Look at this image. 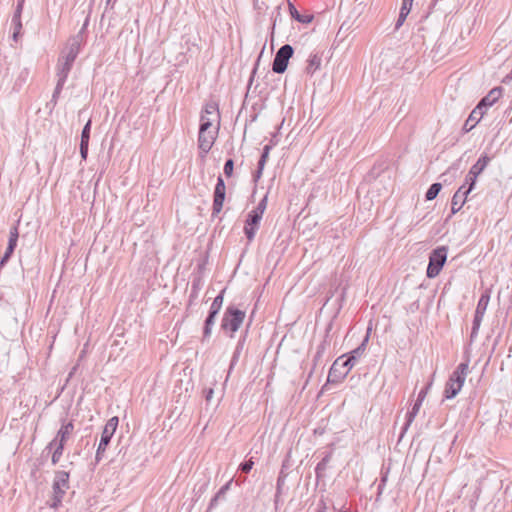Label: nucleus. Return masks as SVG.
<instances>
[{
	"label": "nucleus",
	"mask_w": 512,
	"mask_h": 512,
	"mask_svg": "<svg viewBox=\"0 0 512 512\" xmlns=\"http://www.w3.org/2000/svg\"><path fill=\"white\" fill-rule=\"evenodd\" d=\"M324 349H325V343H322V344L319 346V348H318V351H317V354H316V357H317V358H320V357H321V355H322V353H323Z\"/></svg>",
	"instance_id": "nucleus-45"
},
{
	"label": "nucleus",
	"mask_w": 512,
	"mask_h": 512,
	"mask_svg": "<svg viewBox=\"0 0 512 512\" xmlns=\"http://www.w3.org/2000/svg\"><path fill=\"white\" fill-rule=\"evenodd\" d=\"M118 421H119L118 417L115 416V417L110 418L108 420V422L106 423V425L103 429L102 435H101V439H100V442H99V445L97 448V452H96L97 460L101 459L103 452L105 451L107 445L110 443V440L118 426Z\"/></svg>",
	"instance_id": "nucleus-10"
},
{
	"label": "nucleus",
	"mask_w": 512,
	"mask_h": 512,
	"mask_svg": "<svg viewBox=\"0 0 512 512\" xmlns=\"http://www.w3.org/2000/svg\"><path fill=\"white\" fill-rule=\"evenodd\" d=\"M224 291L225 290H222L221 293L216 296L211 304V307H210V312H213V313H216L218 314V312L220 311L221 307H222V304H223V294H224Z\"/></svg>",
	"instance_id": "nucleus-23"
},
{
	"label": "nucleus",
	"mask_w": 512,
	"mask_h": 512,
	"mask_svg": "<svg viewBox=\"0 0 512 512\" xmlns=\"http://www.w3.org/2000/svg\"><path fill=\"white\" fill-rule=\"evenodd\" d=\"M233 169H234V162L232 159H228L226 162H225V165H224V173L227 177H230L232 174H233Z\"/></svg>",
	"instance_id": "nucleus-29"
},
{
	"label": "nucleus",
	"mask_w": 512,
	"mask_h": 512,
	"mask_svg": "<svg viewBox=\"0 0 512 512\" xmlns=\"http://www.w3.org/2000/svg\"><path fill=\"white\" fill-rule=\"evenodd\" d=\"M421 405H422V403H420L419 401L416 400L411 411H409L407 414V420H406L405 426L403 428V432L407 431L408 427L412 424V422L414 421L415 417L417 416V414L420 410Z\"/></svg>",
	"instance_id": "nucleus-21"
},
{
	"label": "nucleus",
	"mask_w": 512,
	"mask_h": 512,
	"mask_svg": "<svg viewBox=\"0 0 512 512\" xmlns=\"http://www.w3.org/2000/svg\"><path fill=\"white\" fill-rule=\"evenodd\" d=\"M52 488L53 502L50 506L56 508L61 503L63 496L69 488V473L65 471L56 472Z\"/></svg>",
	"instance_id": "nucleus-6"
},
{
	"label": "nucleus",
	"mask_w": 512,
	"mask_h": 512,
	"mask_svg": "<svg viewBox=\"0 0 512 512\" xmlns=\"http://www.w3.org/2000/svg\"><path fill=\"white\" fill-rule=\"evenodd\" d=\"M216 316H217L216 313H213V312L209 311V315H208V317L205 320V324L213 326L214 323H215Z\"/></svg>",
	"instance_id": "nucleus-37"
},
{
	"label": "nucleus",
	"mask_w": 512,
	"mask_h": 512,
	"mask_svg": "<svg viewBox=\"0 0 512 512\" xmlns=\"http://www.w3.org/2000/svg\"><path fill=\"white\" fill-rule=\"evenodd\" d=\"M289 12L293 19H295L296 21L303 23V24L311 23L314 18L313 15H311V14L301 15V12H298V10L295 8V6L292 3H289Z\"/></svg>",
	"instance_id": "nucleus-20"
},
{
	"label": "nucleus",
	"mask_w": 512,
	"mask_h": 512,
	"mask_svg": "<svg viewBox=\"0 0 512 512\" xmlns=\"http://www.w3.org/2000/svg\"><path fill=\"white\" fill-rule=\"evenodd\" d=\"M501 96V88L492 89L477 105L485 111L487 107L492 106Z\"/></svg>",
	"instance_id": "nucleus-17"
},
{
	"label": "nucleus",
	"mask_w": 512,
	"mask_h": 512,
	"mask_svg": "<svg viewBox=\"0 0 512 512\" xmlns=\"http://www.w3.org/2000/svg\"><path fill=\"white\" fill-rule=\"evenodd\" d=\"M262 216L250 211L245 221L244 233L249 241H252L258 230Z\"/></svg>",
	"instance_id": "nucleus-14"
},
{
	"label": "nucleus",
	"mask_w": 512,
	"mask_h": 512,
	"mask_svg": "<svg viewBox=\"0 0 512 512\" xmlns=\"http://www.w3.org/2000/svg\"><path fill=\"white\" fill-rule=\"evenodd\" d=\"M266 207H267V196H265L259 203L258 205L253 209L251 210L252 212L254 213H257L261 216H263L265 210H266Z\"/></svg>",
	"instance_id": "nucleus-26"
},
{
	"label": "nucleus",
	"mask_w": 512,
	"mask_h": 512,
	"mask_svg": "<svg viewBox=\"0 0 512 512\" xmlns=\"http://www.w3.org/2000/svg\"><path fill=\"white\" fill-rule=\"evenodd\" d=\"M216 316H217L216 313H213V312L209 311V315H208V317L205 320V324L213 326L214 323H215Z\"/></svg>",
	"instance_id": "nucleus-38"
},
{
	"label": "nucleus",
	"mask_w": 512,
	"mask_h": 512,
	"mask_svg": "<svg viewBox=\"0 0 512 512\" xmlns=\"http://www.w3.org/2000/svg\"><path fill=\"white\" fill-rule=\"evenodd\" d=\"M321 56L318 53H311L307 60L306 73L313 74L315 73L321 66Z\"/></svg>",
	"instance_id": "nucleus-19"
},
{
	"label": "nucleus",
	"mask_w": 512,
	"mask_h": 512,
	"mask_svg": "<svg viewBox=\"0 0 512 512\" xmlns=\"http://www.w3.org/2000/svg\"><path fill=\"white\" fill-rule=\"evenodd\" d=\"M63 87L59 88V79L57 80V85L55 87L54 93H53V99H56L58 95L60 94Z\"/></svg>",
	"instance_id": "nucleus-44"
},
{
	"label": "nucleus",
	"mask_w": 512,
	"mask_h": 512,
	"mask_svg": "<svg viewBox=\"0 0 512 512\" xmlns=\"http://www.w3.org/2000/svg\"><path fill=\"white\" fill-rule=\"evenodd\" d=\"M262 171H263V169H260V166L258 165V169H257V171L255 173V176H254L255 180H258L261 177Z\"/></svg>",
	"instance_id": "nucleus-46"
},
{
	"label": "nucleus",
	"mask_w": 512,
	"mask_h": 512,
	"mask_svg": "<svg viewBox=\"0 0 512 512\" xmlns=\"http://www.w3.org/2000/svg\"><path fill=\"white\" fill-rule=\"evenodd\" d=\"M90 128H91V121L89 120L83 130H82V133H81V141L80 143H85V144H89V139H90Z\"/></svg>",
	"instance_id": "nucleus-25"
},
{
	"label": "nucleus",
	"mask_w": 512,
	"mask_h": 512,
	"mask_svg": "<svg viewBox=\"0 0 512 512\" xmlns=\"http://www.w3.org/2000/svg\"><path fill=\"white\" fill-rule=\"evenodd\" d=\"M214 390L213 388H209L205 390V399L207 402H210L213 398Z\"/></svg>",
	"instance_id": "nucleus-42"
},
{
	"label": "nucleus",
	"mask_w": 512,
	"mask_h": 512,
	"mask_svg": "<svg viewBox=\"0 0 512 512\" xmlns=\"http://www.w3.org/2000/svg\"><path fill=\"white\" fill-rule=\"evenodd\" d=\"M490 160L491 158L487 154L482 155L477 160V162L470 168V174L473 176L474 174L479 176L485 170Z\"/></svg>",
	"instance_id": "nucleus-18"
},
{
	"label": "nucleus",
	"mask_w": 512,
	"mask_h": 512,
	"mask_svg": "<svg viewBox=\"0 0 512 512\" xmlns=\"http://www.w3.org/2000/svg\"><path fill=\"white\" fill-rule=\"evenodd\" d=\"M368 340L369 333H367L362 343L356 349H354L347 358H345L344 355L337 358L331 366V374H336L339 366H347L348 368H346L344 371H340L341 376H346L351 368L355 365L356 360L364 353Z\"/></svg>",
	"instance_id": "nucleus-4"
},
{
	"label": "nucleus",
	"mask_w": 512,
	"mask_h": 512,
	"mask_svg": "<svg viewBox=\"0 0 512 512\" xmlns=\"http://www.w3.org/2000/svg\"><path fill=\"white\" fill-rule=\"evenodd\" d=\"M346 368H348L347 366H339L338 367V371L336 372V374H331V370L329 371V378L331 377H334V378H337V379H343L345 378V376H341L340 375V371H344Z\"/></svg>",
	"instance_id": "nucleus-36"
},
{
	"label": "nucleus",
	"mask_w": 512,
	"mask_h": 512,
	"mask_svg": "<svg viewBox=\"0 0 512 512\" xmlns=\"http://www.w3.org/2000/svg\"><path fill=\"white\" fill-rule=\"evenodd\" d=\"M230 483H231V481H229L225 486H223V487L221 488V490H220V492H219V493H223V492H225V491L229 488Z\"/></svg>",
	"instance_id": "nucleus-48"
},
{
	"label": "nucleus",
	"mask_w": 512,
	"mask_h": 512,
	"mask_svg": "<svg viewBox=\"0 0 512 512\" xmlns=\"http://www.w3.org/2000/svg\"><path fill=\"white\" fill-rule=\"evenodd\" d=\"M269 152H270V146L266 145L263 148L262 155H261L260 160L258 162V164L260 166V169H264V166H265L266 161H267L268 156H269Z\"/></svg>",
	"instance_id": "nucleus-28"
},
{
	"label": "nucleus",
	"mask_w": 512,
	"mask_h": 512,
	"mask_svg": "<svg viewBox=\"0 0 512 512\" xmlns=\"http://www.w3.org/2000/svg\"><path fill=\"white\" fill-rule=\"evenodd\" d=\"M254 462L252 459L245 461L240 464L239 469L243 471L244 473H249L251 469L253 468Z\"/></svg>",
	"instance_id": "nucleus-31"
},
{
	"label": "nucleus",
	"mask_w": 512,
	"mask_h": 512,
	"mask_svg": "<svg viewBox=\"0 0 512 512\" xmlns=\"http://www.w3.org/2000/svg\"><path fill=\"white\" fill-rule=\"evenodd\" d=\"M490 297L488 294H483L477 304L474 320H473V327H472V333L471 335H476L478 332V329L480 327L481 321L484 317V314L486 312L488 303H489Z\"/></svg>",
	"instance_id": "nucleus-12"
},
{
	"label": "nucleus",
	"mask_w": 512,
	"mask_h": 512,
	"mask_svg": "<svg viewBox=\"0 0 512 512\" xmlns=\"http://www.w3.org/2000/svg\"><path fill=\"white\" fill-rule=\"evenodd\" d=\"M412 1L411 0H403L402 1V6H401V9H404L406 8V12H409L411 11V7H412Z\"/></svg>",
	"instance_id": "nucleus-40"
},
{
	"label": "nucleus",
	"mask_w": 512,
	"mask_h": 512,
	"mask_svg": "<svg viewBox=\"0 0 512 512\" xmlns=\"http://www.w3.org/2000/svg\"><path fill=\"white\" fill-rule=\"evenodd\" d=\"M17 245V240L9 239L8 246H12L15 249Z\"/></svg>",
	"instance_id": "nucleus-47"
},
{
	"label": "nucleus",
	"mask_w": 512,
	"mask_h": 512,
	"mask_svg": "<svg viewBox=\"0 0 512 512\" xmlns=\"http://www.w3.org/2000/svg\"><path fill=\"white\" fill-rule=\"evenodd\" d=\"M245 319V312L239 310L233 306H230L226 309L221 327L225 331H230L231 333H235L240 326L242 325Z\"/></svg>",
	"instance_id": "nucleus-5"
},
{
	"label": "nucleus",
	"mask_w": 512,
	"mask_h": 512,
	"mask_svg": "<svg viewBox=\"0 0 512 512\" xmlns=\"http://www.w3.org/2000/svg\"><path fill=\"white\" fill-rule=\"evenodd\" d=\"M89 144L80 143V155L83 160L87 159Z\"/></svg>",
	"instance_id": "nucleus-34"
},
{
	"label": "nucleus",
	"mask_w": 512,
	"mask_h": 512,
	"mask_svg": "<svg viewBox=\"0 0 512 512\" xmlns=\"http://www.w3.org/2000/svg\"><path fill=\"white\" fill-rule=\"evenodd\" d=\"M23 1H24V0H20V1L18 2V5H17V7H16V10H15V13H14V15H13V18H19V19H21V12H22V9H23Z\"/></svg>",
	"instance_id": "nucleus-35"
},
{
	"label": "nucleus",
	"mask_w": 512,
	"mask_h": 512,
	"mask_svg": "<svg viewBox=\"0 0 512 512\" xmlns=\"http://www.w3.org/2000/svg\"><path fill=\"white\" fill-rule=\"evenodd\" d=\"M327 461H328V458L326 457L320 463H318V465L316 467L317 474L319 473V471H322L325 469Z\"/></svg>",
	"instance_id": "nucleus-41"
},
{
	"label": "nucleus",
	"mask_w": 512,
	"mask_h": 512,
	"mask_svg": "<svg viewBox=\"0 0 512 512\" xmlns=\"http://www.w3.org/2000/svg\"><path fill=\"white\" fill-rule=\"evenodd\" d=\"M80 44L77 39H73L69 43L66 50L58 60L57 77L59 78V88L64 86L72 65L79 53Z\"/></svg>",
	"instance_id": "nucleus-1"
},
{
	"label": "nucleus",
	"mask_w": 512,
	"mask_h": 512,
	"mask_svg": "<svg viewBox=\"0 0 512 512\" xmlns=\"http://www.w3.org/2000/svg\"><path fill=\"white\" fill-rule=\"evenodd\" d=\"M477 177H478L477 175L474 174V176H473L470 174V171H468V173L465 177V183H464L465 186L468 185L467 188H464L465 193H470L474 189V187L476 185Z\"/></svg>",
	"instance_id": "nucleus-24"
},
{
	"label": "nucleus",
	"mask_w": 512,
	"mask_h": 512,
	"mask_svg": "<svg viewBox=\"0 0 512 512\" xmlns=\"http://www.w3.org/2000/svg\"><path fill=\"white\" fill-rule=\"evenodd\" d=\"M447 249L446 247H438L432 251L429 257V264L427 267V277L435 278L441 271L446 262Z\"/></svg>",
	"instance_id": "nucleus-7"
},
{
	"label": "nucleus",
	"mask_w": 512,
	"mask_h": 512,
	"mask_svg": "<svg viewBox=\"0 0 512 512\" xmlns=\"http://www.w3.org/2000/svg\"><path fill=\"white\" fill-rule=\"evenodd\" d=\"M226 186L221 176L218 177L214 190L213 215L220 213L225 200Z\"/></svg>",
	"instance_id": "nucleus-13"
},
{
	"label": "nucleus",
	"mask_w": 512,
	"mask_h": 512,
	"mask_svg": "<svg viewBox=\"0 0 512 512\" xmlns=\"http://www.w3.org/2000/svg\"><path fill=\"white\" fill-rule=\"evenodd\" d=\"M442 188V185L440 183H434L430 186V188L428 189V191L426 192V200L428 201H431L433 199H435L437 197V195L439 194L440 190Z\"/></svg>",
	"instance_id": "nucleus-22"
},
{
	"label": "nucleus",
	"mask_w": 512,
	"mask_h": 512,
	"mask_svg": "<svg viewBox=\"0 0 512 512\" xmlns=\"http://www.w3.org/2000/svg\"><path fill=\"white\" fill-rule=\"evenodd\" d=\"M408 14H409V12H406V8L400 9V14H399L398 20L396 22V29H398L400 26L403 25Z\"/></svg>",
	"instance_id": "nucleus-30"
},
{
	"label": "nucleus",
	"mask_w": 512,
	"mask_h": 512,
	"mask_svg": "<svg viewBox=\"0 0 512 512\" xmlns=\"http://www.w3.org/2000/svg\"><path fill=\"white\" fill-rule=\"evenodd\" d=\"M217 132L218 127L205 129L204 131L202 130V127L199 128L198 144L199 148L204 153H208L212 148L216 139Z\"/></svg>",
	"instance_id": "nucleus-11"
},
{
	"label": "nucleus",
	"mask_w": 512,
	"mask_h": 512,
	"mask_svg": "<svg viewBox=\"0 0 512 512\" xmlns=\"http://www.w3.org/2000/svg\"><path fill=\"white\" fill-rule=\"evenodd\" d=\"M464 188L465 185L459 187V189L455 192V194L452 197L451 210L453 214L457 213L466 202V198L469 193H465Z\"/></svg>",
	"instance_id": "nucleus-15"
},
{
	"label": "nucleus",
	"mask_w": 512,
	"mask_h": 512,
	"mask_svg": "<svg viewBox=\"0 0 512 512\" xmlns=\"http://www.w3.org/2000/svg\"><path fill=\"white\" fill-rule=\"evenodd\" d=\"M73 429L74 425L72 422L63 424L59 431L57 432L56 437L47 446V448L49 449H54L51 458L52 464L55 465L60 461L61 456L63 454L65 443L72 434Z\"/></svg>",
	"instance_id": "nucleus-3"
},
{
	"label": "nucleus",
	"mask_w": 512,
	"mask_h": 512,
	"mask_svg": "<svg viewBox=\"0 0 512 512\" xmlns=\"http://www.w3.org/2000/svg\"><path fill=\"white\" fill-rule=\"evenodd\" d=\"M18 237H19L18 228H17V226H14L10 229L9 239L18 240Z\"/></svg>",
	"instance_id": "nucleus-39"
},
{
	"label": "nucleus",
	"mask_w": 512,
	"mask_h": 512,
	"mask_svg": "<svg viewBox=\"0 0 512 512\" xmlns=\"http://www.w3.org/2000/svg\"><path fill=\"white\" fill-rule=\"evenodd\" d=\"M14 252V248L12 246H7L6 251L1 259V264L3 265L11 256V254Z\"/></svg>",
	"instance_id": "nucleus-33"
},
{
	"label": "nucleus",
	"mask_w": 512,
	"mask_h": 512,
	"mask_svg": "<svg viewBox=\"0 0 512 512\" xmlns=\"http://www.w3.org/2000/svg\"><path fill=\"white\" fill-rule=\"evenodd\" d=\"M12 24L14 26L13 39L17 40L18 35L20 34V31L22 29L21 19H19V18H12Z\"/></svg>",
	"instance_id": "nucleus-27"
},
{
	"label": "nucleus",
	"mask_w": 512,
	"mask_h": 512,
	"mask_svg": "<svg viewBox=\"0 0 512 512\" xmlns=\"http://www.w3.org/2000/svg\"><path fill=\"white\" fill-rule=\"evenodd\" d=\"M111 2L112 0H106V5H110Z\"/></svg>",
	"instance_id": "nucleus-49"
},
{
	"label": "nucleus",
	"mask_w": 512,
	"mask_h": 512,
	"mask_svg": "<svg viewBox=\"0 0 512 512\" xmlns=\"http://www.w3.org/2000/svg\"><path fill=\"white\" fill-rule=\"evenodd\" d=\"M220 115L218 105L215 102L206 103L200 118V127L202 130L210 129L213 123L219 125Z\"/></svg>",
	"instance_id": "nucleus-9"
},
{
	"label": "nucleus",
	"mask_w": 512,
	"mask_h": 512,
	"mask_svg": "<svg viewBox=\"0 0 512 512\" xmlns=\"http://www.w3.org/2000/svg\"><path fill=\"white\" fill-rule=\"evenodd\" d=\"M484 114H485V111L482 110L481 107L476 106L471 111L468 119L465 121V123L463 125V130L465 132L471 131L476 126V124L481 120V118L483 117Z\"/></svg>",
	"instance_id": "nucleus-16"
},
{
	"label": "nucleus",
	"mask_w": 512,
	"mask_h": 512,
	"mask_svg": "<svg viewBox=\"0 0 512 512\" xmlns=\"http://www.w3.org/2000/svg\"><path fill=\"white\" fill-rule=\"evenodd\" d=\"M432 383H428L427 386L425 388H423L419 394H418V397H417V401H419L420 403H423L430 387H431Z\"/></svg>",
	"instance_id": "nucleus-32"
},
{
	"label": "nucleus",
	"mask_w": 512,
	"mask_h": 512,
	"mask_svg": "<svg viewBox=\"0 0 512 512\" xmlns=\"http://www.w3.org/2000/svg\"><path fill=\"white\" fill-rule=\"evenodd\" d=\"M468 363H460L456 370L449 377L444 395L447 399H452L457 396V394L461 391L463 384L465 382L467 373H468Z\"/></svg>",
	"instance_id": "nucleus-2"
},
{
	"label": "nucleus",
	"mask_w": 512,
	"mask_h": 512,
	"mask_svg": "<svg viewBox=\"0 0 512 512\" xmlns=\"http://www.w3.org/2000/svg\"><path fill=\"white\" fill-rule=\"evenodd\" d=\"M211 330H212V326L211 325H207V324L204 325V331H203L204 338H207V337L210 336Z\"/></svg>",
	"instance_id": "nucleus-43"
},
{
	"label": "nucleus",
	"mask_w": 512,
	"mask_h": 512,
	"mask_svg": "<svg viewBox=\"0 0 512 512\" xmlns=\"http://www.w3.org/2000/svg\"><path fill=\"white\" fill-rule=\"evenodd\" d=\"M294 53L293 47L285 44L276 52L273 60L272 70L277 74H282L286 71L289 59Z\"/></svg>",
	"instance_id": "nucleus-8"
}]
</instances>
